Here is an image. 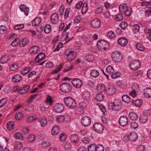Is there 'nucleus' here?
<instances>
[{"instance_id":"f257e3e1","label":"nucleus","mask_w":151,"mask_h":151,"mask_svg":"<svg viewBox=\"0 0 151 151\" xmlns=\"http://www.w3.org/2000/svg\"><path fill=\"white\" fill-rule=\"evenodd\" d=\"M64 101L65 105L70 109L75 108L77 106L75 100L70 97L64 98Z\"/></svg>"},{"instance_id":"f03ea898","label":"nucleus","mask_w":151,"mask_h":151,"mask_svg":"<svg viewBox=\"0 0 151 151\" xmlns=\"http://www.w3.org/2000/svg\"><path fill=\"white\" fill-rule=\"evenodd\" d=\"M138 138V136L135 132H132L126 134L123 137V140L125 142L128 140L131 141H136Z\"/></svg>"},{"instance_id":"7ed1b4c3","label":"nucleus","mask_w":151,"mask_h":151,"mask_svg":"<svg viewBox=\"0 0 151 151\" xmlns=\"http://www.w3.org/2000/svg\"><path fill=\"white\" fill-rule=\"evenodd\" d=\"M122 104L120 102L115 101L114 102L110 103L108 104V108L109 109L117 111L121 108Z\"/></svg>"},{"instance_id":"20e7f679","label":"nucleus","mask_w":151,"mask_h":151,"mask_svg":"<svg viewBox=\"0 0 151 151\" xmlns=\"http://www.w3.org/2000/svg\"><path fill=\"white\" fill-rule=\"evenodd\" d=\"M98 47L102 50H105L109 46V44L106 40H101L99 41L97 43Z\"/></svg>"},{"instance_id":"39448f33","label":"nucleus","mask_w":151,"mask_h":151,"mask_svg":"<svg viewBox=\"0 0 151 151\" xmlns=\"http://www.w3.org/2000/svg\"><path fill=\"white\" fill-rule=\"evenodd\" d=\"M60 90L63 92L68 93L72 89L71 85L68 83H64L60 86Z\"/></svg>"},{"instance_id":"423d86ee","label":"nucleus","mask_w":151,"mask_h":151,"mask_svg":"<svg viewBox=\"0 0 151 151\" xmlns=\"http://www.w3.org/2000/svg\"><path fill=\"white\" fill-rule=\"evenodd\" d=\"M93 127L95 131L99 133H101L104 129L103 125L99 122H96L94 124Z\"/></svg>"},{"instance_id":"0eeeda50","label":"nucleus","mask_w":151,"mask_h":151,"mask_svg":"<svg viewBox=\"0 0 151 151\" xmlns=\"http://www.w3.org/2000/svg\"><path fill=\"white\" fill-rule=\"evenodd\" d=\"M130 69L132 70H136L139 68L140 66V63L138 60L132 61L129 65Z\"/></svg>"},{"instance_id":"6e6552de","label":"nucleus","mask_w":151,"mask_h":151,"mask_svg":"<svg viewBox=\"0 0 151 151\" xmlns=\"http://www.w3.org/2000/svg\"><path fill=\"white\" fill-rule=\"evenodd\" d=\"M111 57L113 60L115 61L119 62L121 61L122 58L120 56V53L118 51H115L111 54Z\"/></svg>"},{"instance_id":"1a4fd4ad","label":"nucleus","mask_w":151,"mask_h":151,"mask_svg":"<svg viewBox=\"0 0 151 151\" xmlns=\"http://www.w3.org/2000/svg\"><path fill=\"white\" fill-rule=\"evenodd\" d=\"M150 114L147 113V111H144L143 114L140 117V120L143 123H145L147 122Z\"/></svg>"},{"instance_id":"9d476101","label":"nucleus","mask_w":151,"mask_h":151,"mask_svg":"<svg viewBox=\"0 0 151 151\" xmlns=\"http://www.w3.org/2000/svg\"><path fill=\"white\" fill-rule=\"evenodd\" d=\"M82 124L84 127H87L90 125L91 122V119L88 116L83 117L81 120Z\"/></svg>"},{"instance_id":"9b49d317","label":"nucleus","mask_w":151,"mask_h":151,"mask_svg":"<svg viewBox=\"0 0 151 151\" xmlns=\"http://www.w3.org/2000/svg\"><path fill=\"white\" fill-rule=\"evenodd\" d=\"M53 108L54 111L58 113L62 112L64 109L63 105L60 103L56 104L54 106Z\"/></svg>"},{"instance_id":"f8f14e48","label":"nucleus","mask_w":151,"mask_h":151,"mask_svg":"<svg viewBox=\"0 0 151 151\" xmlns=\"http://www.w3.org/2000/svg\"><path fill=\"white\" fill-rule=\"evenodd\" d=\"M119 11L120 13L116 15L115 17V19L117 21H121L123 19V5H120L119 7Z\"/></svg>"},{"instance_id":"ddd939ff","label":"nucleus","mask_w":151,"mask_h":151,"mask_svg":"<svg viewBox=\"0 0 151 151\" xmlns=\"http://www.w3.org/2000/svg\"><path fill=\"white\" fill-rule=\"evenodd\" d=\"M132 9L130 7H128L126 4H123V12L124 14L127 16H129L131 15Z\"/></svg>"},{"instance_id":"4468645a","label":"nucleus","mask_w":151,"mask_h":151,"mask_svg":"<svg viewBox=\"0 0 151 151\" xmlns=\"http://www.w3.org/2000/svg\"><path fill=\"white\" fill-rule=\"evenodd\" d=\"M73 86L77 88H80L82 85L81 81L79 79L76 78L72 81Z\"/></svg>"},{"instance_id":"2eb2a0df","label":"nucleus","mask_w":151,"mask_h":151,"mask_svg":"<svg viewBox=\"0 0 151 151\" xmlns=\"http://www.w3.org/2000/svg\"><path fill=\"white\" fill-rule=\"evenodd\" d=\"M40 48L38 46L34 45L29 48V51L30 54L35 55L40 51Z\"/></svg>"},{"instance_id":"dca6fc26","label":"nucleus","mask_w":151,"mask_h":151,"mask_svg":"<svg viewBox=\"0 0 151 151\" xmlns=\"http://www.w3.org/2000/svg\"><path fill=\"white\" fill-rule=\"evenodd\" d=\"M76 53L73 51H70L66 55L67 59L68 60L72 61L76 57Z\"/></svg>"},{"instance_id":"f3484780","label":"nucleus","mask_w":151,"mask_h":151,"mask_svg":"<svg viewBox=\"0 0 151 151\" xmlns=\"http://www.w3.org/2000/svg\"><path fill=\"white\" fill-rule=\"evenodd\" d=\"M51 22L53 24H56L58 23L59 20L58 15L56 13L53 14L50 18Z\"/></svg>"},{"instance_id":"a211bd4d","label":"nucleus","mask_w":151,"mask_h":151,"mask_svg":"<svg viewBox=\"0 0 151 151\" xmlns=\"http://www.w3.org/2000/svg\"><path fill=\"white\" fill-rule=\"evenodd\" d=\"M30 86L29 85H26L24 86L19 91V93L21 94H24L27 93L29 90Z\"/></svg>"},{"instance_id":"6ab92c4d","label":"nucleus","mask_w":151,"mask_h":151,"mask_svg":"<svg viewBox=\"0 0 151 151\" xmlns=\"http://www.w3.org/2000/svg\"><path fill=\"white\" fill-rule=\"evenodd\" d=\"M101 22L98 19H96L93 20L91 23V26L94 28H97L100 26Z\"/></svg>"},{"instance_id":"aec40b11","label":"nucleus","mask_w":151,"mask_h":151,"mask_svg":"<svg viewBox=\"0 0 151 151\" xmlns=\"http://www.w3.org/2000/svg\"><path fill=\"white\" fill-rule=\"evenodd\" d=\"M45 57V54L43 52L39 53L35 58V61L37 63H39Z\"/></svg>"},{"instance_id":"412c9836","label":"nucleus","mask_w":151,"mask_h":151,"mask_svg":"<svg viewBox=\"0 0 151 151\" xmlns=\"http://www.w3.org/2000/svg\"><path fill=\"white\" fill-rule=\"evenodd\" d=\"M20 10L24 13L26 16H27L29 14V9L28 7H26L24 4L21 5L19 7Z\"/></svg>"},{"instance_id":"4be33fe9","label":"nucleus","mask_w":151,"mask_h":151,"mask_svg":"<svg viewBox=\"0 0 151 151\" xmlns=\"http://www.w3.org/2000/svg\"><path fill=\"white\" fill-rule=\"evenodd\" d=\"M22 79V77L20 74H16L12 76V80L13 82L17 83L20 81Z\"/></svg>"},{"instance_id":"5701e85b","label":"nucleus","mask_w":151,"mask_h":151,"mask_svg":"<svg viewBox=\"0 0 151 151\" xmlns=\"http://www.w3.org/2000/svg\"><path fill=\"white\" fill-rule=\"evenodd\" d=\"M144 95L146 98H151V88H148L144 90Z\"/></svg>"},{"instance_id":"b1692460","label":"nucleus","mask_w":151,"mask_h":151,"mask_svg":"<svg viewBox=\"0 0 151 151\" xmlns=\"http://www.w3.org/2000/svg\"><path fill=\"white\" fill-rule=\"evenodd\" d=\"M106 91L108 95H112L115 93V89L114 86H110L107 88Z\"/></svg>"},{"instance_id":"393cba45","label":"nucleus","mask_w":151,"mask_h":151,"mask_svg":"<svg viewBox=\"0 0 151 151\" xmlns=\"http://www.w3.org/2000/svg\"><path fill=\"white\" fill-rule=\"evenodd\" d=\"M96 89L98 90V93H102L105 90V86L103 84H100L97 86Z\"/></svg>"},{"instance_id":"a878e982","label":"nucleus","mask_w":151,"mask_h":151,"mask_svg":"<svg viewBox=\"0 0 151 151\" xmlns=\"http://www.w3.org/2000/svg\"><path fill=\"white\" fill-rule=\"evenodd\" d=\"M70 138V140L73 143H76L79 140L78 137L75 134L71 135Z\"/></svg>"},{"instance_id":"bb28decb","label":"nucleus","mask_w":151,"mask_h":151,"mask_svg":"<svg viewBox=\"0 0 151 151\" xmlns=\"http://www.w3.org/2000/svg\"><path fill=\"white\" fill-rule=\"evenodd\" d=\"M39 121L41 123V127H45L47 125V121L46 118L43 117L42 118H40L39 119Z\"/></svg>"},{"instance_id":"cd10ccee","label":"nucleus","mask_w":151,"mask_h":151,"mask_svg":"<svg viewBox=\"0 0 151 151\" xmlns=\"http://www.w3.org/2000/svg\"><path fill=\"white\" fill-rule=\"evenodd\" d=\"M82 96L84 100H87L90 99V94L88 91H86L83 92Z\"/></svg>"},{"instance_id":"c85d7f7f","label":"nucleus","mask_w":151,"mask_h":151,"mask_svg":"<svg viewBox=\"0 0 151 151\" xmlns=\"http://www.w3.org/2000/svg\"><path fill=\"white\" fill-rule=\"evenodd\" d=\"M60 131L59 127L58 126H55L53 127L51 133L53 135H56Z\"/></svg>"},{"instance_id":"c756f323","label":"nucleus","mask_w":151,"mask_h":151,"mask_svg":"<svg viewBox=\"0 0 151 151\" xmlns=\"http://www.w3.org/2000/svg\"><path fill=\"white\" fill-rule=\"evenodd\" d=\"M41 22V18L39 17H36L32 22V25L33 26H36L40 24Z\"/></svg>"},{"instance_id":"7c9ffc66","label":"nucleus","mask_w":151,"mask_h":151,"mask_svg":"<svg viewBox=\"0 0 151 151\" xmlns=\"http://www.w3.org/2000/svg\"><path fill=\"white\" fill-rule=\"evenodd\" d=\"M7 128L9 130H12L14 125V123L12 121L8 122L7 124Z\"/></svg>"},{"instance_id":"2f4dec72","label":"nucleus","mask_w":151,"mask_h":151,"mask_svg":"<svg viewBox=\"0 0 151 151\" xmlns=\"http://www.w3.org/2000/svg\"><path fill=\"white\" fill-rule=\"evenodd\" d=\"M130 119L132 120H135L137 119L138 116L137 114L134 112H131L129 114Z\"/></svg>"},{"instance_id":"473e14b6","label":"nucleus","mask_w":151,"mask_h":151,"mask_svg":"<svg viewBox=\"0 0 151 151\" xmlns=\"http://www.w3.org/2000/svg\"><path fill=\"white\" fill-rule=\"evenodd\" d=\"M45 102L47 105L49 106L52 105L53 103V101L51 96H48L47 97Z\"/></svg>"},{"instance_id":"72a5a7b5","label":"nucleus","mask_w":151,"mask_h":151,"mask_svg":"<svg viewBox=\"0 0 151 151\" xmlns=\"http://www.w3.org/2000/svg\"><path fill=\"white\" fill-rule=\"evenodd\" d=\"M104 98V96L102 93H99L97 94L96 97V99L98 101H101Z\"/></svg>"},{"instance_id":"f704fd0d","label":"nucleus","mask_w":151,"mask_h":151,"mask_svg":"<svg viewBox=\"0 0 151 151\" xmlns=\"http://www.w3.org/2000/svg\"><path fill=\"white\" fill-rule=\"evenodd\" d=\"M9 59V57L8 56L5 55L1 57L0 62L1 63H5L8 61Z\"/></svg>"},{"instance_id":"c9c22d12","label":"nucleus","mask_w":151,"mask_h":151,"mask_svg":"<svg viewBox=\"0 0 151 151\" xmlns=\"http://www.w3.org/2000/svg\"><path fill=\"white\" fill-rule=\"evenodd\" d=\"M22 143L19 142H16L14 143V148L16 150L20 149L22 147Z\"/></svg>"},{"instance_id":"e433bc0d","label":"nucleus","mask_w":151,"mask_h":151,"mask_svg":"<svg viewBox=\"0 0 151 151\" xmlns=\"http://www.w3.org/2000/svg\"><path fill=\"white\" fill-rule=\"evenodd\" d=\"M106 71L108 74H111L114 72L113 68L111 66H108L106 69Z\"/></svg>"},{"instance_id":"4c0bfd02","label":"nucleus","mask_w":151,"mask_h":151,"mask_svg":"<svg viewBox=\"0 0 151 151\" xmlns=\"http://www.w3.org/2000/svg\"><path fill=\"white\" fill-rule=\"evenodd\" d=\"M142 101L140 99H138L136 100H133L132 103L135 106H139L142 104Z\"/></svg>"},{"instance_id":"58836bf2","label":"nucleus","mask_w":151,"mask_h":151,"mask_svg":"<svg viewBox=\"0 0 151 151\" xmlns=\"http://www.w3.org/2000/svg\"><path fill=\"white\" fill-rule=\"evenodd\" d=\"M28 43V40L26 38L23 39L20 43V45L21 47H24Z\"/></svg>"},{"instance_id":"ea45409f","label":"nucleus","mask_w":151,"mask_h":151,"mask_svg":"<svg viewBox=\"0 0 151 151\" xmlns=\"http://www.w3.org/2000/svg\"><path fill=\"white\" fill-rule=\"evenodd\" d=\"M51 31V27L49 24L46 25L44 28V31L46 33L48 34Z\"/></svg>"},{"instance_id":"a19ab883","label":"nucleus","mask_w":151,"mask_h":151,"mask_svg":"<svg viewBox=\"0 0 151 151\" xmlns=\"http://www.w3.org/2000/svg\"><path fill=\"white\" fill-rule=\"evenodd\" d=\"M91 75L93 77L96 78L99 76V73L97 70H93L91 73Z\"/></svg>"},{"instance_id":"79ce46f5","label":"nucleus","mask_w":151,"mask_h":151,"mask_svg":"<svg viewBox=\"0 0 151 151\" xmlns=\"http://www.w3.org/2000/svg\"><path fill=\"white\" fill-rule=\"evenodd\" d=\"M14 137L17 139L22 140L23 139V136L22 134L19 132L16 133L14 134Z\"/></svg>"},{"instance_id":"37998d69","label":"nucleus","mask_w":151,"mask_h":151,"mask_svg":"<svg viewBox=\"0 0 151 151\" xmlns=\"http://www.w3.org/2000/svg\"><path fill=\"white\" fill-rule=\"evenodd\" d=\"M96 145L94 144H91L88 147V151H96Z\"/></svg>"},{"instance_id":"c03bdc74","label":"nucleus","mask_w":151,"mask_h":151,"mask_svg":"<svg viewBox=\"0 0 151 151\" xmlns=\"http://www.w3.org/2000/svg\"><path fill=\"white\" fill-rule=\"evenodd\" d=\"M88 5L87 3H84L82 8V14H85L86 13L88 10Z\"/></svg>"},{"instance_id":"a18cd8bd","label":"nucleus","mask_w":151,"mask_h":151,"mask_svg":"<svg viewBox=\"0 0 151 151\" xmlns=\"http://www.w3.org/2000/svg\"><path fill=\"white\" fill-rule=\"evenodd\" d=\"M132 90L138 91L139 89V85L136 83H134L132 86Z\"/></svg>"},{"instance_id":"49530a36","label":"nucleus","mask_w":151,"mask_h":151,"mask_svg":"<svg viewBox=\"0 0 151 151\" xmlns=\"http://www.w3.org/2000/svg\"><path fill=\"white\" fill-rule=\"evenodd\" d=\"M107 36L109 39H111L115 38L116 35L114 32L111 31L108 32Z\"/></svg>"},{"instance_id":"de8ad7c7","label":"nucleus","mask_w":151,"mask_h":151,"mask_svg":"<svg viewBox=\"0 0 151 151\" xmlns=\"http://www.w3.org/2000/svg\"><path fill=\"white\" fill-rule=\"evenodd\" d=\"M132 29L134 32H138L139 30V26L137 24H135L133 26Z\"/></svg>"},{"instance_id":"09e8293b","label":"nucleus","mask_w":151,"mask_h":151,"mask_svg":"<svg viewBox=\"0 0 151 151\" xmlns=\"http://www.w3.org/2000/svg\"><path fill=\"white\" fill-rule=\"evenodd\" d=\"M30 68L29 67H25L24 70L21 71V73L23 75H26L30 71Z\"/></svg>"},{"instance_id":"8fccbe9b","label":"nucleus","mask_w":151,"mask_h":151,"mask_svg":"<svg viewBox=\"0 0 151 151\" xmlns=\"http://www.w3.org/2000/svg\"><path fill=\"white\" fill-rule=\"evenodd\" d=\"M130 101V98L128 95H123V102L128 103Z\"/></svg>"},{"instance_id":"3c124183","label":"nucleus","mask_w":151,"mask_h":151,"mask_svg":"<svg viewBox=\"0 0 151 151\" xmlns=\"http://www.w3.org/2000/svg\"><path fill=\"white\" fill-rule=\"evenodd\" d=\"M137 48L140 51H143L145 49V48L140 43H138L136 46Z\"/></svg>"},{"instance_id":"603ef678","label":"nucleus","mask_w":151,"mask_h":151,"mask_svg":"<svg viewBox=\"0 0 151 151\" xmlns=\"http://www.w3.org/2000/svg\"><path fill=\"white\" fill-rule=\"evenodd\" d=\"M23 116V114L21 112H19L15 116V119L17 120H19L22 118Z\"/></svg>"},{"instance_id":"864d4df0","label":"nucleus","mask_w":151,"mask_h":151,"mask_svg":"<svg viewBox=\"0 0 151 151\" xmlns=\"http://www.w3.org/2000/svg\"><path fill=\"white\" fill-rule=\"evenodd\" d=\"M7 30V28L3 26H0V33L1 34H4Z\"/></svg>"},{"instance_id":"5fc2aeb1","label":"nucleus","mask_w":151,"mask_h":151,"mask_svg":"<svg viewBox=\"0 0 151 151\" xmlns=\"http://www.w3.org/2000/svg\"><path fill=\"white\" fill-rule=\"evenodd\" d=\"M36 118L35 116H31L28 117L27 119V121L28 122H34L35 120H36Z\"/></svg>"},{"instance_id":"6e6d98bb","label":"nucleus","mask_w":151,"mask_h":151,"mask_svg":"<svg viewBox=\"0 0 151 151\" xmlns=\"http://www.w3.org/2000/svg\"><path fill=\"white\" fill-rule=\"evenodd\" d=\"M18 68V66L16 63H14L10 67V70L11 71H15Z\"/></svg>"},{"instance_id":"4d7b16f0","label":"nucleus","mask_w":151,"mask_h":151,"mask_svg":"<svg viewBox=\"0 0 151 151\" xmlns=\"http://www.w3.org/2000/svg\"><path fill=\"white\" fill-rule=\"evenodd\" d=\"M28 141L29 142H33L36 139L35 136L33 135H29L28 138Z\"/></svg>"},{"instance_id":"13d9d810","label":"nucleus","mask_w":151,"mask_h":151,"mask_svg":"<svg viewBox=\"0 0 151 151\" xmlns=\"http://www.w3.org/2000/svg\"><path fill=\"white\" fill-rule=\"evenodd\" d=\"M7 101L6 98L0 100V108L2 107L6 104Z\"/></svg>"},{"instance_id":"bf43d9fd","label":"nucleus","mask_w":151,"mask_h":151,"mask_svg":"<svg viewBox=\"0 0 151 151\" xmlns=\"http://www.w3.org/2000/svg\"><path fill=\"white\" fill-rule=\"evenodd\" d=\"M59 139L61 141H65L66 139V135L64 133H62L60 135Z\"/></svg>"},{"instance_id":"052dcab7","label":"nucleus","mask_w":151,"mask_h":151,"mask_svg":"<svg viewBox=\"0 0 151 151\" xmlns=\"http://www.w3.org/2000/svg\"><path fill=\"white\" fill-rule=\"evenodd\" d=\"M120 76V73L119 72H115L112 73L111 75V77L112 78H116Z\"/></svg>"},{"instance_id":"680f3d73","label":"nucleus","mask_w":151,"mask_h":151,"mask_svg":"<svg viewBox=\"0 0 151 151\" xmlns=\"http://www.w3.org/2000/svg\"><path fill=\"white\" fill-rule=\"evenodd\" d=\"M104 148L103 146L101 145H98L96 146V151H104Z\"/></svg>"},{"instance_id":"e2e57ef3","label":"nucleus","mask_w":151,"mask_h":151,"mask_svg":"<svg viewBox=\"0 0 151 151\" xmlns=\"http://www.w3.org/2000/svg\"><path fill=\"white\" fill-rule=\"evenodd\" d=\"M65 119V116L62 115L58 116L57 118V121L59 122H63Z\"/></svg>"},{"instance_id":"0e129e2a","label":"nucleus","mask_w":151,"mask_h":151,"mask_svg":"<svg viewBox=\"0 0 151 151\" xmlns=\"http://www.w3.org/2000/svg\"><path fill=\"white\" fill-rule=\"evenodd\" d=\"M76 112L77 114H82L84 113V110L83 109H82L79 107L76 109Z\"/></svg>"},{"instance_id":"69168bd1","label":"nucleus","mask_w":151,"mask_h":151,"mask_svg":"<svg viewBox=\"0 0 151 151\" xmlns=\"http://www.w3.org/2000/svg\"><path fill=\"white\" fill-rule=\"evenodd\" d=\"M141 5L143 6H146L148 8H150L149 6L150 4V1H144L141 2Z\"/></svg>"},{"instance_id":"338daca9","label":"nucleus","mask_w":151,"mask_h":151,"mask_svg":"<svg viewBox=\"0 0 151 151\" xmlns=\"http://www.w3.org/2000/svg\"><path fill=\"white\" fill-rule=\"evenodd\" d=\"M19 42V40L18 39L14 40L12 43L11 45L13 47H15L18 45Z\"/></svg>"},{"instance_id":"774afa93","label":"nucleus","mask_w":151,"mask_h":151,"mask_svg":"<svg viewBox=\"0 0 151 151\" xmlns=\"http://www.w3.org/2000/svg\"><path fill=\"white\" fill-rule=\"evenodd\" d=\"M150 9L146 10L145 12V15L147 17H149L151 15V7Z\"/></svg>"}]
</instances>
